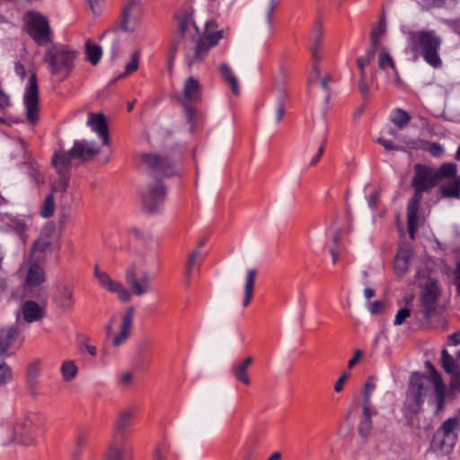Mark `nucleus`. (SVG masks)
Instances as JSON below:
<instances>
[{
  "mask_svg": "<svg viewBox=\"0 0 460 460\" xmlns=\"http://www.w3.org/2000/svg\"><path fill=\"white\" fill-rule=\"evenodd\" d=\"M456 442V436L445 435L443 431H436L431 440L430 447L434 451L448 454Z\"/></svg>",
  "mask_w": 460,
  "mask_h": 460,
  "instance_id": "obj_26",
  "label": "nucleus"
},
{
  "mask_svg": "<svg viewBox=\"0 0 460 460\" xmlns=\"http://www.w3.org/2000/svg\"><path fill=\"white\" fill-rule=\"evenodd\" d=\"M78 52L64 44H54L44 53L43 61L48 65L50 74L62 82L68 78L75 68Z\"/></svg>",
  "mask_w": 460,
  "mask_h": 460,
  "instance_id": "obj_2",
  "label": "nucleus"
},
{
  "mask_svg": "<svg viewBox=\"0 0 460 460\" xmlns=\"http://www.w3.org/2000/svg\"><path fill=\"white\" fill-rule=\"evenodd\" d=\"M428 151L434 156H438L442 153V147L439 144L432 143L429 145Z\"/></svg>",
  "mask_w": 460,
  "mask_h": 460,
  "instance_id": "obj_55",
  "label": "nucleus"
},
{
  "mask_svg": "<svg viewBox=\"0 0 460 460\" xmlns=\"http://www.w3.org/2000/svg\"><path fill=\"white\" fill-rule=\"evenodd\" d=\"M181 105L185 110L188 122L190 124V130L194 131L199 120L198 111L186 102H181Z\"/></svg>",
  "mask_w": 460,
  "mask_h": 460,
  "instance_id": "obj_39",
  "label": "nucleus"
},
{
  "mask_svg": "<svg viewBox=\"0 0 460 460\" xmlns=\"http://www.w3.org/2000/svg\"><path fill=\"white\" fill-rule=\"evenodd\" d=\"M320 44L315 43V45L312 48V58L314 60L312 70L309 74L308 80L310 83H316L320 78V66L319 62L321 60V56L319 54Z\"/></svg>",
  "mask_w": 460,
  "mask_h": 460,
  "instance_id": "obj_34",
  "label": "nucleus"
},
{
  "mask_svg": "<svg viewBox=\"0 0 460 460\" xmlns=\"http://www.w3.org/2000/svg\"><path fill=\"white\" fill-rule=\"evenodd\" d=\"M440 289L436 282L426 284L421 292V313L426 319L430 318L437 312Z\"/></svg>",
  "mask_w": 460,
  "mask_h": 460,
  "instance_id": "obj_13",
  "label": "nucleus"
},
{
  "mask_svg": "<svg viewBox=\"0 0 460 460\" xmlns=\"http://www.w3.org/2000/svg\"><path fill=\"white\" fill-rule=\"evenodd\" d=\"M14 69H15L16 74L19 76H21L22 78H23L25 76L26 70H25L24 66L21 62L15 63Z\"/></svg>",
  "mask_w": 460,
  "mask_h": 460,
  "instance_id": "obj_60",
  "label": "nucleus"
},
{
  "mask_svg": "<svg viewBox=\"0 0 460 460\" xmlns=\"http://www.w3.org/2000/svg\"><path fill=\"white\" fill-rule=\"evenodd\" d=\"M60 295L63 306L70 308L74 302V293L72 288L68 286H63L60 288Z\"/></svg>",
  "mask_w": 460,
  "mask_h": 460,
  "instance_id": "obj_43",
  "label": "nucleus"
},
{
  "mask_svg": "<svg viewBox=\"0 0 460 460\" xmlns=\"http://www.w3.org/2000/svg\"><path fill=\"white\" fill-rule=\"evenodd\" d=\"M142 164L149 171L150 181H159L174 174L173 164L166 156L158 154H143Z\"/></svg>",
  "mask_w": 460,
  "mask_h": 460,
  "instance_id": "obj_8",
  "label": "nucleus"
},
{
  "mask_svg": "<svg viewBox=\"0 0 460 460\" xmlns=\"http://www.w3.org/2000/svg\"><path fill=\"white\" fill-rule=\"evenodd\" d=\"M375 52L376 51L374 49H370L366 53V55L357 58V66L360 71V79L358 83V88L364 98H367L369 93L368 84L366 81L365 68L370 65L374 58Z\"/></svg>",
  "mask_w": 460,
  "mask_h": 460,
  "instance_id": "obj_24",
  "label": "nucleus"
},
{
  "mask_svg": "<svg viewBox=\"0 0 460 460\" xmlns=\"http://www.w3.org/2000/svg\"><path fill=\"white\" fill-rule=\"evenodd\" d=\"M219 74L223 80L229 85L234 95L240 94L238 80L232 69L226 63H222L218 67Z\"/></svg>",
  "mask_w": 460,
  "mask_h": 460,
  "instance_id": "obj_31",
  "label": "nucleus"
},
{
  "mask_svg": "<svg viewBox=\"0 0 460 460\" xmlns=\"http://www.w3.org/2000/svg\"><path fill=\"white\" fill-rule=\"evenodd\" d=\"M94 275L102 286L111 279L107 273L101 271L98 266L94 268Z\"/></svg>",
  "mask_w": 460,
  "mask_h": 460,
  "instance_id": "obj_52",
  "label": "nucleus"
},
{
  "mask_svg": "<svg viewBox=\"0 0 460 460\" xmlns=\"http://www.w3.org/2000/svg\"><path fill=\"white\" fill-rule=\"evenodd\" d=\"M181 102L189 104L198 103L202 99V86L199 82L193 76L187 78L183 84Z\"/></svg>",
  "mask_w": 460,
  "mask_h": 460,
  "instance_id": "obj_23",
  "label": "nucleus"
},
{
  "mask_svg": "<svg viewBox=\"0 0 460 460\" xmlns=\"http://www.w3.org/2000/svg\"><path fill=\"white\" fill-rule=\"evenodd\" d=\"M78 369L74 360H66L61 366V374L64 381H70L77 375Z\"/></svg>",
  "mask_w": 460,
  "mask_h": 460,
  "instance_id": "obj_40",
  "label": "nucleus"
},
{
  "mask_svg": "<svg viewBox=\"0 0 460 460\" xmlns=\"http://www.w3.org/2000/svg\"><path fill=\"white\" fill-rule=\"evenodd\" d=\"M425 367L429 374V381L434 386L437 397V411H440L444 406L447 386L442 380L441 375L437 371L430 361H426Z\"/></svg>",
  "mask_w": 460,
  "mask_h": 460,
  "instance_id": "obj_19",
  "label": "nucleus"
},
{
  "mask_svg": "<svg viewBox=\"0 0 460 460\" xmlns=\"http://www.w3.org/2000/svg\"><path fill=\"white\" fill-rule=\"evenodd\" d=\"M39 373L38 367L35 364H31L28 368V376L30 379H34Z\"/></svg>",
  "mask_w": 460,
  "mask_h": 460,
  "instance_id": "obj_61",
  "label": "nucleus"
},
{
  "mask_svg": "<svg viewBox=\"0 0 460 460\" xmlns=\"http://www.w3.org/2000/svg\"><path fill=\"white\" fill-rule=\"evenodd\" d=\"M227 34V30H218V24L215 20L207 22L204 32L198 40L195 48L185 55L188 65L190 66L202 61L210 49L217 46L219 40L226 38Z\"/></svg>",
  "mask_w": 460,
  "mask_h": 460,
  "instance_id": "obj_4",
  "label": "nucleus"
},
{
  "mask_svg": "<svg viewBox=\"0 0 460 460\" xmlns=\"http://www.w3.org/2000/svg\"><path fill=\"white\" fill-rule=\"evenodd\" d=\"M376 388L375 379L374 377H369L365 384L364 391H363V400L366 402H370V394L373 390Z\"/></svg>",
  "mask_w": 460,
  "mask_h": 460,
  "instance_id": "obj_46",
  "label": "nucleus"
},
{
  "mask_svg": "<svg viewBox=\"0 0 460 460\" xmlns=\"http://www.w3.org/2000/svg\"><path fill=\"white\" fill-rule=\"evenodd\" d=\"M88 126L98 134L102 141L103 146L110 144L109 128L106 119L102 113H88Z\"/></svg>",
  "mask_w": 460,
  "mask_h": 460,
  "instance_id": "obj_22",
  "label": "nucleus"
},
{
  "mask_svg": "<svg viewBox=\"0 0 460 460\" xmlns=\"http://www.w3.org/2000/svg\"><path fill=\"white\" fill-rule=\"evenodd\" d=\"M24 103L27 110V119L31 124H36L39 120V88L37 76L32 73L29 78L28 85L24 94Z\"/></svg>",
  "mask_w": 460,
  "mask_h": 460,
  "instance_id": "obj_12",
  "label": "nucleus"
},
{
  "mask_svg": "<svg viewBox=\"0 0 460 460\" xmlns=\"http://www.w3.org/2000/svg\"><path fill=\"white\" fill-rule=\"evenodd\" d=\"M377 143L380 144L382 146L385 147V150L391 151V150H397V146L394 145V143L390 140H386L384 137H379L377 139Z\"/></svg>",
  "mask_w": 460,
  "mask_h": 460,
  "instance_id": "obj_53",
  "label": "nucleus"
},
{
  "mask_svg": "<svg viewBox=\"0 0 460 460\" xmlns=\"http://www.w3.org/2000/svg\"><path fill=\"white\" fill-rule=\"evenodd\" d=\"M409 38L413 51L417 52L433 68L442 66V59L438 50L441 39L434 31H417L410 32Z\"/></svg>",
  "mask_w": 460,
  "mask_h": 460,
  "instance_id": "obj_3",
  "label": "nucleus"
},
{
  "mask_svg": "<svg viewBox=\"0 0 460 460\" xmlns=\"http://www.w3.org/2000/svg\"><path fill=\"white\" fill-rule=\"evenodd\" d=\"M411 315V310L408 308H402L398 311L394 318V324L401 325Z\"/></svg>",
  "mask_w": 460,
  "mask_h": 460,
  "instance_id": "obj_49",
  "label": "nucleus"
},
{
  "mask_svg": "<svg viewBox=\"0 0 460 460\" xmlns=\"http://www.w3.org/2000/svg\"><path fill=\"white\" fill-rule=\"evenodd\" d=\"M19 272L23 275L22 288L25 296H31L32 293L43 289L47 281L43 262L27 258L21 265Z\"/></svg>",
  "mask_w": 460,
  "mask_h": 460,
  "instance_id": "obj_5",
  "label": "nucleus"
},
{
  "mask_svg": "<svg viewBox=\"0 0 460 460\" xmlns=\"http://www.w3.org/2000/svg\"><path fill=\"white\" fill-rule=\"evenodd\" d=\"M458 426V420L456 418H450L444 421L442 426L438 429V431H443L445 435L455 436L453 431Z\"/></svg>",
  "mask_w": 460,
  "mask_h": 460,
  "instance_id": "obj_44",
  "label": "nucleus"
},
{
  "mask_svg": "<svg viewBox=\"0 0 460 460\" xmlns=\"http://www.w3.org/2000/svg\"><path fill=\"white\" fill-rule=\"evenodd\" d=\"M54 241L50 232H44L33 242L28 259L45 261V252L49 251Z\"/></svg>",
  "mask_w": 460,
  "mask_h": 460,
  "instance_id": "obj_18",
  "label": "nucleus"
},
{
  "mask_svg": "<svg viewBox=\"0 0 460 460\" xmlns=\"http://www.w3.org/2000/svg\"><path fill=\"white\" fill-rule=\"evenodd\" d=\"M456 275V285L457 288V291L460 294V262L457 264Z\"/></svg>",
  "mask_w": 460,
  "mask_h": 460,
  "instance_id": "obj_64",
  "label": "nucleus"
},
{
  "mask_svg": "<svg viewBox=\"0 0 460 460\" xmlns=\"http://www.w3.org/2000/svg\"><path fill=\"white\" fill-rule=\"evenodd\" d=\"M73 159L75 158L71 149L67 152L63 150L55 152L52 157V164L58 174V179L53 182L51 188L52 191L64 192L66 190L70 180V170Z\"/></svg>",
  "mask_w": 460,
  "mask_h": 460,
  "instance_id": "obj_7",
  "label": "nucleus"
},
{
  "mask_svg": "<svg viewBox=\"0 0 460 460\" xmlns=\"http://www.w3.org/2000/svg\"><path fill=\"white\" fill-rule=\"evenodd\" d=\"M143 18L141 0H123L119 26L125 31H133Z\"/></svg>",
  "mask_w": 460,
  "mask_h": 460,
  "instance_id": "obj_10",
  "label": "nucleus"
},
{
  "mask_svg": "<svg viewBox=\"0 0 460 460\" xmlns=\"http://www.w3.org/2000/svg\"><path fill=\"white\" fill-rule=\"evenodd\" d=\"M166 197V189L159 181H150L146 189L141 193V203L148 213L156 212L164 203Z\"/></svg>",
  "mask_w": 460,
  "mask_h": 460,
  "instance_id": "obj_9",
  "label": "nucleus"
},
{
  "mask_svg": "<svg viewBox=\"0 0 460 460\" xmlns=\"http://www.w3.org/2000/svg\"><path fill=\"white\" fill-rule=\"evenodd\" d=\"M362 352L360 349H357L354 353L353 358L349 361L348 367L352 368L361 358Z\"/></svg>",
  "mask_w": 460,
  "mask_h": 460,
  "instance_id": "obj_58",
  "label": "nucleus"
},
{
  "mask_svg": "<svg viewBox=\"0 0 460 460\" xmlns=\"http://www.w3.org/2000/svg\"><path fill=\"white\" fill-rule=\"evenodd\" d=\"M441 364L445 371L452 376V387L460 389V351L451 355L446 349H442Z\"/></svg>",
  "mask_w": 460,
  "mask_h": 460,
  "instance_id": "obj_16",
  "label": "nucleus"
},
{
  "mask_svg": "<svg viewBox=\"0 0 460 460\" xmlns=\"http://www.w3.org/2000/svg\"><path fill=\"white\" fill-rule=\"evenodd\" d=\"M415 232H402V244L394 260V270L397 275L404 274L410 266L412 250L409 243L414 240Z\"/></svg>",
  "mask_w": 460,
  "mask_h": 460,
  "instance_id": "obj_14",
  "label": "nucleus"
},
{
  "mask_svg": "<svg viewBox=\"0 0 460 460\" xmlns=\"http://www.w3.org/2000/svg\"><path fill=\"white\" fill-rule=\"evenodd\" d=\"M125 448L122 444L111 442L104 454L102 460H123Z\"/></svg>",
  "mask_w": 460,
  "mask_h": 460,
  "instance_id": "obj_35",
  "label": "nucleus"
},
{
  "mask_svg": "<svg viewBox=\"0 0 460 460\" xmlns=\"http://www.w3.org/2000/svg\"><path fill=\"white\" fill-rule=\"evenodd\" d=\"M421 200L411 199L407 205V225L408 230H417L423 226L422 218L419 215V208Z\"/></svg>",
  "mask_w": 460,
  "mask_h": 460,
  "instance_id": "obj_27",
  "label": "nucleus"
},
{
  "mask_svg": "<svg viewBox=\"0 0 460 460\" xmlns=\"http://www.w3.org/2000/svg\"><path fill=\"white\" fill-rule=\"evenodd\" d=\"M324 149H325V141H323L320 144V146H318L316 153L313 155V157L309 163V166H315L318 164V162L320 161V159L322 158V156L323 155Z\"/></svg>",
  "mask_w": 460,
  "mask_h": 460,
  "instance_id": "obj_50",
  "label": "nucleus"
},
{
  "mask_svg": "<svg viewBox=\"0 0 460 460\" xmlns=\"http://www.w3.org/2000/svg\"><path fill=\"white\" fill-rule=\"evenodd\" d=\"M12 378V369L6 363L0 364V386L5 385Z\"/></svg>",
  "mask_w": 460,
  "mask_h": 460,
  "instance_id": "obj_45",
  "label": "nucleus"
},
{
  "mask_svg": "<svg viewBox=\"0 0 460 460\" xmlns=\"http://www.w3.org/2000/svg\"><path fill=\"white\" fill-rule=\"evenodd\" d=\"M197 258H198V252H193L190 254V256L189 257V260H188V262H187V270H186L187 275L190 274L191 268L194 265V263L196 262Z\"/></svg>",
  "mask_w": 460,
  "mask_h": 460,
  "instance_id": "obj_57",
  "label": "nucleus"
},
{
  "mask_svg": "<svg viewBox=\"0 0 460 460\" xmlns=\"http://www.w3.org/2000/svg\"><path fill=\"white\" fill-rule=\"evenodd\" d=\"M382 307H383V303L376 301V302H373L370 304L369 310L371 311V313L375 314V313L379 312Z\"/></svg>",
  "mask_w": 460,
  "mask_h": 460,
  "instance_id": "obj_63",
  "label": "nucleus"
},
{
  "mask_svg": "<svg viewBox=\"0 0 460 460\" xmlns=\"http://www.w3.org/2000/svg\"><path fill=\"white\" fill-rule=\"evenodd\" d=\"M24 27L38 45L45 46L52 41V31L49 21L40 13L28 12L24 16Z\"/></svg>",
  "mask_w": 460,
  "mask_h": 460,
  "instance_id": "obj_6",
  "label": "nucleus"
},
{
  "mask_svg": "<svg viewBox=\"0 0 460 460\" xmlns=\"http://www.w3.org/2000/svg\"><path fill=\"white\" fill-rule=\"evenodd\" d=\"M369 403L363 400V420H371Z\"/></svg>",
  "mask_w": 460,
  "mask_h": 460,
  "instance_id": "obj_62",
  "label": "nucleus"
},
{
  "mask_svg": "<svg viewBox=\"0 0 460 460\" xmlns=\"http://www.w3.org/2000/svg\"><path fill=\"white\" fill-rule=\"evenodd\" d=\"M385 18H381L378 24L374 27L371 31L370 38L372 42V49L375 51L380 45V39L385 34Z\"/></svg>",
  "mask_w": 460,
  "mask_h": 460,
  "instance_id": "obj_36",
  "label": "nucleus"
},
{
  "mask_svg": "<svg viewBox=\"0 0 460 460\" xmlns=\"http://www.w3.org/2000/svg\"><path fill=\"white\" fill-rule=\"evenodd\" d=\"M428 393L426 377L420 373H413L408 388L409 407L411 412L418 413L423 398Z\"/></svg>",
  "mask_w": 460,
  "mask_h": 460,
  "instance_id": "obj_11",
  "label": "nucleus"
},
{
  "mask_svg": "<svg viewBox=\"0 0 460 460\" xmlns=\"http://www.w3.org/2000/svg\"><path fill=\"white\" fill-rule=\"evenodd\" d=\"M19 330L16 327H10L0 332V357L10 355L8 349L14 343Z\"/></svg>",
  "mask_w": 460,
  "mask_h": 460,
  "instance_id": "obj_28",
  "label": "nucleus"
},
{
  "mask_svg": "<svg viewBox=\"0 0 460 460\" xmlns=\"http://www.w3.org/2000/svg\"><path fill=\"white\" fill-rule=\"evenodd\" d=\"M378 64L381 69L386 70L391 68L394 75H397L394 61L385 49H382L378 54Z\"/></svg>",
  "mask_w": 460,
  "mask_h": 460,
  "instance_id": "obj_41",
  "label": "nucleus"
},
{
  "mask_svg": "<svg viewBox=\"0 0 460 460\" xmlns=\"http://www.w3.org/2000/svg\"><path fill=\"white\" fill-rule=\"evenodd\" d=\"M256 276V270L252 269L248 270L246 275V281H245V293L243 301V306L246 307L252 297V291L254 287V279Z\"/></svg>",
  "mask_w": 460,
  "mask_h": 460,
  "instance_id": "obj_37",
  "label": "nucleus"
},
{
  "mask_svg": "<svg viewBox=\"0 0 460 460\" xmlns=\"http://www.w3.org/2000/svg\"><path fill=\"white\" fill-rule=\"evenodd\" d=\"M71 150L75 158L81 162L92 160L100 153V149L95 144L86 141H75Z\"/></svg>",
  "mask_w": 460,
  "mask_h": 460,
  "instance_id": "obj_25",
  "label": "nucleus"
},
{
  "mask_svg": "<svg viewBox=\"0 0 460 460\" xmlns=\"http://www.w3.org/2000/svg\"><path fill=\"white\" fill-rule=\"evenodd\" d=\"M125 279L130 287L131 296H141L150 290V276L147 272L137 278L135 269L131 267L126 270Z\"/></svg>",
  "mask_w": 460,
  "mask_h": 460,
  "instance_id": "obj_15",
  "label": "nucleus"
},
{
  "mask_svg": "<svg viewBox=\"0 0 460 460\" xmlns=\"http://www.w3.org/2000/svg\"><path fill=\"white\" fill-rule=\"evenodd\" d=\"M134 418V411L130 409L120 411L114 422V430L120 436H124L127 429L130 426L131 420Z\"/></svg>",
  "mask_w": 460,
  "mask_h": 460,
  "instance_id": "obj_29",
  "label": "nucleus"
},
{
  "mask_svg": "<svg viewBox=\"0 0 460 460\" xmlns=\"http://www.w3.org/2000/svg\"><path fill=\"white\" fill-rule=\"evenodd\" d=\"M55 211V201L52 193L48 195L42 204L40 214L44 217H49Z\"/></svg>",
  "mask_w": 460,
  "mask_h": 460,
  "instance_id": "obj_42",
  "label": "nucleus"
},
{
  "mask_svg": "<svg viewBox=\"0 0 460 460\" xmlns=\"http://www.w3.org/2000/svg\"><path fill=\"white\" fill-rule=\"evenodd\" d=\"M347 378L348 374H343L339 377L334 386L336 392H341L342 390L344 382L347 380Z\"/></svg>",
  "mask_w": 460,
  "mask_h": 460,
  "instance_id": "obj_59",
  "label": "nucleus"
},
{
  "mask_svg": "<svg viewBox=\"0 0 460 460\" xmlns=\"http://www.w3.org/2000/svg\"><path fill=\"white\" fill-rule=\"evenodd\" d=\"M84 53L86 59L93 66L97 65L102 56V48L92 40L85 42Z\"/></svg>",
  "mask_w": 460,
  "mask_h": 460,
  "instance_id": "obj_33",
  "label": "nucleus"
},
{
  "mask_svg": "<svg viewBox=\"0 0 460 460\" xmlns=\"http://www.w3.org/2000/svg\"><path fill=\"white\" fill-rule=\"evenodd\" d=\"M411 117L408 112L402 109H396L393 111L391 120L399 128H404L411 121Z\"/></svg>",
  "mask_w": 460,
  "mask_h": 460,
  "instance_id": "obj_38",
  "label": "nucleus"
},
{
  "mask_svg": "<svg viewBox=\"0 0 460 460\" xmlns=\"http://www.w3.org/2000/svg\"><path fill=\"white\" fill-rule=\"evenodd\" d=\"M192 15L193 9L190 6L178 10L175 14L178 31L183 38L193 36L198 32V27L193 22Z\"/></svg>",
  "mask_w": 460,
  "mask_h": 460,
  "instance_id": "obj_17",
  "label": "nucleus"
},
{
  "mask_svg": "<svg viewBox=\"0 0 460 460\" xmlns=\"http://www.w3.org/2000/svg\"><path fill=\"white\" fill-rule=\"evenodd\" d=\"M379 198L380 194L378 191L371 193L368 199L369 206L373 208H376L379 203Z\"/></svg>",
  "mask_w": 460,
  "mask_h": 460,
  "instance_id": "obj_54",
  "label": "nucleus"
},
{
  "mask_svg": "<svg viewBox=\"0 0 460 460\" xmlns=\"http://www.w3.org/2000/svg\"><path fill=\"white\" fill-rule=\"evenodd\" d=\"M372 429V420H362L359 424L358 431L361 437L367 438L370 430Z\"/></svg>",
  "mask_w": 460,
  "mask_h": 460,
  "instance_id": "obj_48",
  "label": "nucleus"
},
{
  "mask_svg": "<svg viewBox=\"0 0 460 460\" xmlns=\"http://www.w3.org/2000/svg\"><path fill=\"white\" fill-rule=\"evenodd\" d=\"M135 314V308L129 306L126 309L124 314L121 315V323L119 324V331L114 336L112 344L115 347L120 346L130 335V332L133 326V316Z\"/></svg>",
  "mask_w": 460,
  "mask_h": 460,
  "instance_id": "obj_20",
  "label": "nucleus"
},
{
  "mask_svg": "<svg viewBox=\"0 0 460 460\" xmlns=\"http://www.w3.org/2000/svg\"><path fill=\"white\" fill-rule=\"evenodd\" d=\"M448 346H456L460 344V330L448 337Z\"/></svg>",
  "mask_w": 460,
  "mask_h": 460,
  "instance_id": "obj_56",
  "label": "nucleus"
},
{
  "mask_svg": "<svg viewBox=\"0 0 460 460\" xmlns=\"http://www.w3.org/2000/svg\"><path fill=\"white\" fill-rule=\"evenodd\" d=\"M21 314L27 323L40 322L45 317V308L34 300H26L21 305Z\"/></svg>",
  "mask_w": 460,
  "mask_h": 460,
  "instance_id": "obj_21",
  "label": "nucleus"
},
{
  "mask_svg": "<svg viewBox=\"0 0 460 460\" xmlns=\"http://www.w3.org/2000/svg\"><path fill=\"white\" fill-rule=\"evenodd\" d=\"M109 291L115 293L118 298L124 303L129 302L131 299V292L125 288L120 282L110 279L103 286Z\"/></svg>",
  "mask_w": 460,
  "mask_h": 460,
  "instance_id": "obj_32",
  "label": "nucleus"
},
{
  "mask_svg": "<svg viewBox=\"0 0 460 460\" xmlns=\"http://www.w3.org/2000/svg\"><path fill=\"white\" fill-rule=\"evenodd\" d=\"M422 7L426 10L433 7H440L444 4V0H420Z\"/></svg>",
  "mask_w": 460,
  "mask_h": 460,
  "instance_id": "obj_51",
  "label": "nucleus"
},
{
  "mask_svg": "<svg viewBox=\"0 0 460 460\" xmlns=\"http://www.w3.org/2000/svg\"><path fill=\"white\" fill-rule=\"evenodd\" d=\"M411 185L413 189L411 199L416 200H421L423 193L429 192L438 185L441 198H460V176L457 175L456 164L453 163H445L438 169L416 164Z\"/></svg>",
  "mask_w": 460,
  "mask_h": 460,
  "instance_id": "obj_1",
  "label": "nucleus"
},
{
  "mask_svg": "<svg viewBox=\"0 0 460 460\" xmlns=\"http://www.w3.org/2000/svg\"><path fill=\"white\" fill-rule=\"evenodd\" d=\"M252 362V357L248 356L242 362L236 364L233 368V375L234 378L245 385H249L251 383L247 371Z\"/></svg>",
  "mask_w": 460,
  "mask_h": 460,
  "instance_id": "obj_30",
  "label": "nucleus"
},
{
  "mask_svg": "<svg viewBox=\"0 0 460 460\" xmlns=\"http://www.w3.org/2000/svg\"><path fill=\"white\" fill-rule=\"evenodd\" d=\"M139 63V54L138 52H135L131 56L130 61L126 65L125 70L126 74H131L137 70Z\"/></svg>",
  "mask_w": 460,
  "mask_h": 460,
  "instance_id": "obj_47",
  "label": "nucleus"
}]
</instances>
